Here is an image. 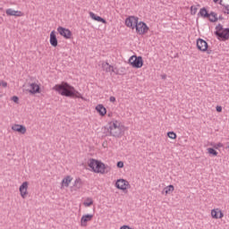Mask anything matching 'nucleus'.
Masks as SVG:
<instances>
[{"mask_svg": "<svg viewBox=\"0 0 229 229\" xmlns=\"http://www.w3.org/2000/svg\"><path fill=\"white\" fill-rule=\"evenodd\" d=\"M52 90L58 92L60 96H64V98H76L78 99H82L85 101V98L74 87H72L68 82L63 81L62 84H56L52 88Z\"/></svg>", "mask_w": 229, "mask_h": 229, "instance_id": "nucleus-1", "label": "nucleus"}, {"mask_svg": "<svg viewBox=\"0 0 229 229\" xmlns=\"http://www.w3.org/2000/svg\"><path fill=\"white\" fill-rule=\"evenodd\" d=\"M108 133L111 137H115L116 139H121L124 135L125 128L124 125L117 121L109 123V128L107 129Z\"/></svg>", "mask_w": 229, "mask_h": 229, "instance_id": "nucleus-2", "label": "nucleus"}, {"mask_svg": "<svg viewBox=\"0 0 229 229\" xmlns=\"http://www.w3.org/2000/svg\"><path fill=\"white\" fill-rule=\"evenodd\" d=\"M89 167H90L93 173H98L100 174H105V173H108V170H106V165L103 162L96 160L94 158L89 159Z\"/></svg>", "mask_w": 229, "mask_h": 229, "instance_id": "nucleus-3", "label": "nucleus"}, {"mask_svg": "<svg viewBox=\"0 0 229 229\" xmlns=\"http://www.w3.org/2000/svg\"><path fill=\"white\" fill-rule=\"evenodd\" d=\"M129 64L134 69H140V67L144 65V60L142 59V56L132 55L129 59Z\"/></svg>", "mask_w": 229, "mask_h": 229, "instance_id": "nucleus-4", "label": "nucleus"}, {"mask_svg": "<svg viewBox=\"0 0 229 229\" xmlns=\"http://www.w3.org/2000/svg\"><path fill=\"white\" fill-rule=\"evenodd\" d=\"M135 30L138 35H144L148 33V31H149V27H148V25L144 21H138V23H136Z\"/></svg>", "mask_w": 229, "mask_h": 229, "instance_id": "nucleus-5", "label": "nucleus"}, {"mask_svg": "<svg viewBox=\"0 0 229 229\" xmlns=\"http://www.w3.org/2000/svg\"><path fill=\"white\" fill-rule=\"evenodd\" d=\"M138 22L139 17L137 16H129L125 19V25L127 28H131V30H135Z\"/></svg>", "mask_w": 229, "mask_h": 229, "instance_id": "nucleus-6", "label": "nucleus"}, {"mask_svg": "<svg viewBox=\"0 0 229 229\" xmlns=\"http://www.w3.org/2000/svg\"><path fill=\"white\" fill-rule=\"evenodd\" d=\"M57 31L61 35V37H64V38L69 39L72 37V32L69 29L58 27Z\"/></svg>", "mask_w": 229, "mask_h": 229, "instance_id": "nucleus-7", "label": "nucleus"}, {"mask_svg": "<svg viewBox=\"0 0 229 229\" xmlns=\"http://www.w3.org/2000/svg\"><path fill=\"white\" fill-rule=\"evenodd\" d=\"M115 187L120 191H126L130 187V182L124 179H118L115 182Z\"/></svg>", "mask_w": 229, "mask_h": 229, "instance_id": "nucleus-8", "label": "nucleus"}, {"mask_svg": "<svg viewBox=\"0 0 229 229\" xmlns=\"http://www.w3.org/2000/svg\"><path fill=\"white\" fill-rule=\"evenodd\" d=\"M197 49L202 53H205V51L208 49V43H207L203 38H199L197 39Z\"/></svg>", "mask_w": 229, "mask_h": 229, "instance_id": "nucleus-9", "label": "nucleus"}, {"mask_svg": "<svg viewBox=\"0 0 229 229\" xmlns=\"http://www.w3.org/2000/svg\"><path fill=\"white\" fill-rule=\"evenodd\" d=\"M28 182H22V184L20 186V193L23 199H26V197L28 196Z\"/></svg>", "mask_w": 229, "mask_h": 229, "instance_id": "nucleus-10", "label": "nucleus"}, {"mask_svg": "<svg viewBox=\"0 0 229 229\" xmlns=\"http://www.w3.org/2000/svg\"><path fill=\"white\" fill-rule=\"evenodd\" d=\"M211 216L213 217V219H223L225 214H223V211L216 208L211 210Z\"/></svg>", "mask_w": 229, "mask_h": 229, "instance_id": "nucleus-11", "label": "nucleus"}, {"mask_svg": "<svg viewBox=\"0 0 229 229\" xmlns=\"http://www.w3.org/2000/svg\"><path fill=\"white\" fill-rule=\"evenodd\" d=\"M50 46L56 47L58 46V38H56V32L52 30L50 33Z\"/></svg>", "mask_w": 229, "mask_h": 229, "instance_id": "nucleus-12", "label": "nucleus"}, {"mask_svg": "<svg viewBox=\"0 0 229 229\" xmlns=\"http://www.w3.org/2000/svg\"><path fill=\"white\" fill-rule=\"evenodd\" d=\"M5 13L8 16L22 17V12L15 11V10H13L12 8L6 9Z\"/></svg>", "mask_w": 229, "mask_h": 229, "instance_id": "nucleus-13", "label": "nucleus"}, {"mask_svg": "<svg viewBox=\"0 0 229 229\" xmlns=\"http://www.w3.org/2000/svg\"><path fill=\"white\" fill-rule=\"evenodd\" d=\"M12 130L13 131H17L18 133H21V135H24V133H26V126L24 125L14 124L12 126Z\"/></svg>", "mask_w": 229, "mask_h": 229, "instance_id": "nucleus-14", "label": "nucleus"}, {"mask_svg": "<svg viewBox=\"0 0 229 229\" xmlns=\"http://www.w3.org/2000/svg\"><path fill=\"white\" fill-rule=\"evenodd\" d=\"M92 217H94V215H83L81 218V226H87V223H89V221H92Z\"/></svg>", "mask_w": 229, "mask_h": 229, "instance_id": "nucleus-15", "label": "nucleus"}, {"mask_svg": "<svg viewBox=\"0 0 229 229\" xmlns=\"http://www.w3.org/2000/svg\"><path fill=\"white\" fill-rule=\"evenodd\" d=\"M96 110H97L98 114H99V115H101V117H105V115H106V108L105 107V106H103V104H98L96 106Z\"/></svg>", "mask_w": 229, "mask_h": 229, "instance_id": "nucleus-16", "label": "nucleus"}, {"mask_svg": "<svg viewBox=\"0 0 229 229\" xmlns=\"http://www.w3.org/2000/svg\"><path fill=\"white\" fill-rule=\"evenodd\" d=\"M89 16L93 21H97V22H102V24H106V20L102 18L101 16H98L96 13L90 12Z\"/></svg>", "mask_w": 229, "mask_h": 229, "instance_id": "nucleus-17", "label": "nucleus"}, {"mask_svg": "<svg viewBox=\"0 0 229 229\" xmlns=\"http://www.w3.org/2000/svg\"><path fill=\"white\" fill-rule=\"evenodd\" d=\"M29 92L30 94H40V86H38L37 83H31Z\"/></svg>", "mask_w": 229, "mask_h": 229, "instance_id": "nucleus-18", "label": "nucleus"}, {"mask_svg": "<svg viewBox=\"0 0 229 229\" xmlns=\"http://www.w3.org/2000/svg\"><path fill=\"white\" fill-rule=\"evenodd\" d=\"M218 40H229V28H226L222 31V34H220Z\"/></svg>", "mask_w": 229, "mask_h": 229, "instance_id": "nucleus-19", "label": "nucleus"}, {"mask_svg": "<svg viewBox=\"0 0 229 229\" xmlns=\"http://www.w3.org/2000/svg\"><path fill=\"white\" fill-rule=\"evenodd\" d=\"M198 15H200V17H203L204 19L210 18V13H208V11H207V8L205 7L199 10Z\"/></svg>", "mask_w": 229, "mask_h": 229, "instance_id": "nucleus-20", "label": "nucleus"}, {"mask_svg": "<svg viewBox=\"0 0 229 229\" xmlns=\"http://www.w3.org/2000/svg\"><path fill=\"white\" fill-rule=\"evenodd\" d=\"M225 30V28H223V26L221 25V23H219L216 27V31H215V35L217 37V38H219L221 37V35L223 34V30Z\"/></svg>", "mask_w": 229, "mask_h": 229, "instance_id": "nucleus-21", "label": "nucleus"}, {"mask_svg": "<svg viewBox=\"0 0 229 229\" xmlns=\"http://www.w3.org/2000/svg\"><path fill=\"white\" fill-rule=\"evenodd\" d=\"M71 182H72V178L71 175H67L63 179L62 183L64 185V187H69V183H71Z\"/></svg>", "mask_w": 229, "mask_h": 229, "instance_id": "nucleus-22", "label": "nucleus"}, {"mask_svg": "<svg viewBox=\"0 0 229 229\" xmlns=\"http://www.w3.org/2000/svg\"><path fill=\"white\" fill-rule=\"evenodd\" d=\"M173 191H174V186L173 184H170V185L165 187L162 193L164 194V192H165V194H171V192H173Z\"/></svg>", "mask_w": 229, "mask_h": 229, "instance_id": "nucleus-23", "label": "nucleus"}, {"mask_svg": "<svg viewBox=\"0 0 229 229\" xmlns=\"http://www.w3.org/2000/svg\"><path fill=\"white\" fill-rule=\"evenodd\" d=\"M209 21L210 22H217V13H216L215 12H211L209 14Z\"/></svg>", "mask_w": 229, "mask_h": 229, "instance_id": "nucleus-24", "label": "nucleus"}, {"mask_svg": "<svg viewBox=\"0 0 229 229\" xmlns=\"http://www.w3.org/2000/svg\"><path fill=\"white\" fill-rule=\"evenodd\" d=\"M221 6H223L222 8L223 13H225V15H229V4H221Z\"/></svg>", "mask_w": 229, "mask_h": 229, "instance_id": "nucleus-25", "label": "nucleus"}, {"mask_svg": "<svg viewBox=\"0 0 229 229\" xmlns=\"http://www.w3.org/2000/svg\"><path fill=\"white\" fill-rule=\"evenodd\" d=\"M73 186L75 187V189H81V179H76Z\"/></svg>", "mask_w": 229, "mask_h": 229, "instance_id": "nucleus-26", "label": "nucleus"}, {"mask_svg": "<svg viewBox=\"0 0 229 229\" xmlns=\"http://www.w3.org/2000/svg\"><path fill=\"white\" fill-rule=\"evenodd\" d=\"M84 207H90L94 205V200H92L90 198H88L86 201L83 203Z\"/></svg>", "mask_w": 229, "mask_h": 229, "instance_id": "nucleus-27", "label": "nucleus"}, {"mask_svg": "<svg viewBox=\"0 0 229 229\" xmlns=\"http://www.w3.org/2000/svg\"><path fill=\"white\" fill-rule=\"evenodd\" d=\"M210 146H212V148H214V149H219V148H223V143H214L211 142Z\"/></svg>", "mask_w": 229, "mask_h": 229, "instance_id": "nucleus-28", "label": "nucleus"}, {"mask_svg": "<svg viewBox=\"0 0 229 229\" xmlns=\"http://www.w3.org/2000/svg\"><path fill=\"white\" fill-rule=\"evenodd\" d=\"M208 152L209 153V155H212L213 157H217V152L214 148H208Z\"/></svg>", "mask_w": 229, "mask_h": 229, "instance_id": "nucleus-29", "label": "nucleus"}, {"mask_svg": "<svg viewBox=\"0 0 229 229\" xmlns=\"http://www.w3.org/2000/svg\"><path fill=\"white\" fill-rule=\"evenodd\" d=\"M106 65H108V67L106 68V72H115L113 65H110L108 63H106Z\"/></svg>", "mask_w": 229, "mask_h": 229, "instance_id": "nucleus-30", "label": "nucleus"}, {"mask_svg": "<svg viewBox=\"0 0 229 229\" xmlns=\"http://www.w3.org/2000/svg\"><path fill=\"white\" fill-rule=\"evenodd\" d=\"M110 128V123L104 127V133L106 137H112V134L108 133V129Z\"/></svg>", "mask_w": 229, "mask_h": 229, "instance_id": "nucleus-31", "label": "nucleus"}, {"mask_svg": "<svg viewBox=\"0 0 229 229\" xmlns=\"http://www.w3.org/2000/svg\"><path fill=\"white\" fill-rule=\"evenodd\" d=\"M198 13V7L191 5V15H196V13Z\"/></svg>", "mask_w": 229, "mask_h": 229, "instance_id": "nucleus-32", "label": "nucleus"}, {"mask_svg": "<svg viewBox=\"0 0 229 229\" xmlns=\"http://www.w3.org/2000/svg\"><path fill=\"white\" fill-rule=\"evenodd\" d=\"M167 137H169V139H176V134L174 133V131H168L167 132Z\"/></svg>", "mask_w": 229, "mask_h": 229, "instance_id": "nucleus-33", "label": "nucleus"}, {"mask_svg": "<svg viewBox=\"0 0 229 229\" xmlns=\"http://www.w3.org/2000/svg\"><path fill=\"white\" fill-rule=\"evenodd\" d=\"M116 166L119 169H123V167H124V163L123 161H118L117 164H116Z\"/></svg>", "mask_w": 229, "mask_h": 229, "instance_id": "nucleus-34", "label": "nucleus"}, {"mask_svg": "<svg viewBox=\"0 0 229 229\" xmlns=\"http://www.w3.org/2000/svg\"><path fill=\"white\" fill-rule=\"evenodd\" d=\"M11 99L13 101V103L19 104V97L13 96Z\"/></svg>", "mask_w": 229, "mask_h": 229, "instance_id": "nucleus-35", "label": "nucleus"}, {"mask_svg": "<svg viewBox=\"0 0 229 229\" xmlns=\"http://www.w3.org/2000/svg\"><path fill=\"white\" fill-rule=\"evenodd\" d=\"M0 85L2 87H4V89H6V87H8V83L6 81H0Z\"/></svg>", "mask_w": 229, "mask_h": 229, "instance_id": "nucleus-36", "label": "nucleus"}, {"mask_svg": "<svg viewBox=\"0 0 229 229\" xmlns=\"http://www.w3.org/2000/svg\"><path fill=\"white\" fill-rule=\"evenodd\" d=\"M219 4H229V0H220Z\"/></svg>", "mask_w": 229, "mask_h": 229, "instance_id": "nucleus-37", "label": "nucleus"}, {"mask_svg": "<svg viewBox=\"0 0 229 229\" xmlns=\"http://www.w3.org/2000/svg\"><path fill=\"white\" fill-rule=\"evenodd\" d=\"M216 112L221 113V112H223V107L221 106H217L216 107Z\"/></svg>", "mask_w": 229, "mask_h": 229, "instance_id": "nucleus-38", "label": "nucleus"}, {"mask_svg": "<svg viewBox=\"0 0 229 229\" xmlns=\"http://www.w3.org/2000/svg\"><path fill=\"white\" fill-rule=\"evenodd\" d=\"M205 53H207V55H212L214 53V51H212V49H208V47L207 50L205 51Z\"/></svg>", "mask_w": 229, "mask_h": 229, "instance_id": "nucleus-39", "label": "nucleus"}, {"mask_svg": "<svg viewBox=\"0 0 229 229\" xmlns=\"http://www.w3.org/2000/svg\"><path fill=\"white\" fill-rule=\"evenodd\" d=\"M109 100L111 103H115V97H110Z\"/></svg>", "mask_w": 229, "mask_h": 229, "instance_id": "nucleus-40", "label": "nucleus"}, {"mask_svg": "<svg viewBox=\"0 0 229 229\" xmlns=\"http://www.w3.org/2000/svg\"><path fill=\"white\" fill-rule=\"evenodd\" d=\"M225 20V18L223 17V15H220L219 17H218V21H224Z\"/></svg>", "mask_w": 229, "mask_h": 229, "instance_id": "nucleus-41", "label": "nucleus"}, {"mask_svg": "<svg viewBox=\"0 0 229 229\" xmlns=\"http://www.w3.org/2000/svg\"><path fill=\"white\" fill-rule=\"evenodd\" d=\"M165 78H167L166 75H162V79H163V80H165Z\"/></svg>", "mask_w": 229, "mask_h": 229, "instance_id": "nucleus-42", "label": "nucleus"}, {"mask_svg": "<svg viewBox=\"0 0 229 229\" xmlns=\"http://www.w3.org/2000/svg\"><path fill=\"white\" fill-rule=\"evenodd\" d=\"M214 1V3H218L219 2V0H213Z\"/></svg>", "mask_w": 229, "mask_h": 229, "instance_id": "nucleus-43", "label": "nucleus"}, {"mask_svg": "<svg viewBox=\"0 0 229 229\" xmlns=\"http://www.w3.org/2000/svg\"><path fill=\"white\" fill-rule=\"evenodd\" d=\"M0 98H3V95H0Z\"/></svg>", "mask_w": 229, "mask_h": 229, "instance_id": "nucleus-44", "label": "nucleus"}]
</instances>
